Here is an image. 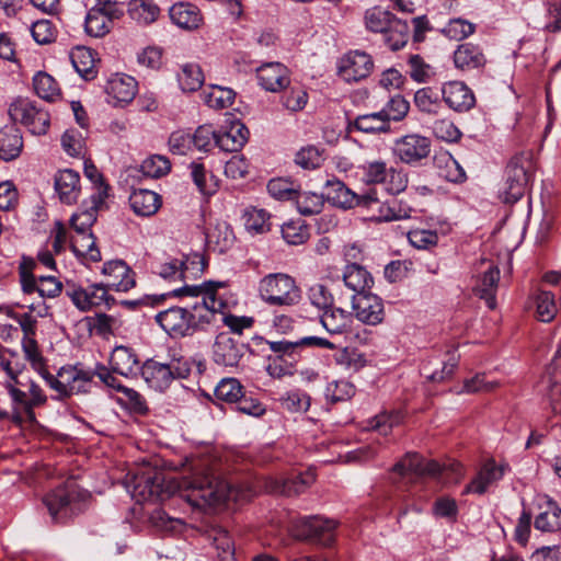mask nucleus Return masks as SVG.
<instances>
[{
  "label": "nucleus",
  "instance_id": "nucleus-35",
  "mask_svg": "<svg viewBox=\"0 0 561 561\" xmlns=\"http://www.w3.org/2000/svg\"><path fill=\"white\" fill-rule=\"evenodd\" d=\"M23 137L15 125H7L0 129V157L4 161L15 160L22 152Z\"/></svg>",
  "mask_w": 561,
  "mask_h": 561
},
{
  "label": "nucleus",
  "instance_id": "nucleus-14",
  "mask_svg": "<svg viewBox=\"0 0 561 561\" xmlns=\"http://www.w3.org/2000/svg\"><path fill=\"white\" fill-rule=\"evenodd\" d=\"M108 291L103 283L93 284L88 288L68 284L65 294L80 311L85 312L102 305L111 307L115 299Z\"/></svg>",
  "mask_w": 561,
  "mask_h": 561
},
{
  "label": "nucleus",
  "instance_id": "nucleus-34",
  "mask_svg": "<svg viewBox=\"0 0 561 561\" xmlns=\"http://www.w3.org/2000/svg\"><path fill=\"white\" fill-rule=\"evenodd\" d=\"M169 15L175 25L184 30H195L203 21L201 10L188 2L174 3L169 10Z\"/></svg>",
  "mask_w": 561,
  "mask_h": 561
},
{
  "label": "nucleus",
  "instance_id": "nucleus-58",
  "mask_svg": "<svg viewBox=\"0 0 561 561\" xmlns=\"http://www.w3.org/2000/svg\"><path fill=\"white\" fill-rule=\"evenodd\" d=\"M299 184L288 179H272L267 184V191L276 199L293 201L297 196Z\"/></svg>",
  "mask_w": 561,
  "mask_h": 561
},
{
  "label": "nucleus",
  "instance_id": "nucleus-4",
  "mask_svg": "<svg viewBox=\"0 0 561 561\" xmlns=\"http://www.w3.org/2000/svg\"><path fill=\"white\" fill-rule=\"evenodd\" d=\"M89 497L75 481H67L45 494L43 504L55 523L65 524L85 511Z\"/></svg>",
  "mask_w": 561,
  "mask_h": 561
},
{
  "label": "nucleus",
  "instance_id": "nucleus-41",
  "mask_svg": "<svg viewBox=\"0 0 561 561\" xmlns=\"http://www.w3.org/2000/svg\"><path fill=\"white\" fill-rule=\"evenodd\" d=\"M201 98L208 107L222 110L232 105L236 93L229 88L211 84L202 91Z\"/></svg>",
  "mask_w": 561,
  "mask_h": 561
},
{
  "label": "nucleus",
  "instance_id": "nucleus-30",
  "mask_svg": "<svg viewBox=\"0 0 561 561\" xmlns=\"http://www.w3.org/2000/svg\"><path fill=\"white\" fill-rule=\"evenodd\" d=\"M70 60L81 78L87 81L96 78L99 69L96 59V53L84 46H77L70 51Z\"/></svg>",
  "mask_w": 561,
  "mask_h": 561
},
{
  "label": "nucleus",
  "instance_id": "nucleus-46",
  "mask_svg": "<svg viewBox=\"0 0 561 561\" xmlns=\"http://www.w3.org/2000/svg\"><path fill=\"white\" fill-rule=\"evenodd\" d=\"M178 81L183 92H195L203 85L205 77L198 64L187 62L181 67Z\"/></svg>",
  "mask_w": 561,
  "mask_h": 561
},
{
  "label": "nucleus",
  "instance_id": "nucleus-32",
  "mask_svg": "<svg viewBox=\"0 0 561 561\" xmlns=\"http://www.w3.org/2000/svg\"><path fill=\"white\" fill-rule=\"evenodd\" d=\"M105 91L116 103H129L137 94V82L130 76L117 73L108 79Z\"/></svg>",
  "mask_w": 561,
  "mask_h": 561
},
{
  "label": "nucleus",
  "instance_id": "nucleus-26",
  "mask_svg": "<svg viewBox=\"0 0 561 561\" xmlns=\"http://www.w3.org/2000/svg\"><path fill=\"white\" fill-rule=\"evenodd\" d=\"M110 367L116 374L133 378L140 373V360L137 353L128 346H116L110 356Z\"/></svg>",
  "mask_w": 561,
  "mask_h": 561
},
{
  "label": "nucleus",
  "instance_id": "nucleus-36",
  "mask_svg": "<svg viewBox=\"0 0 561 561\" xmlns=\"http://www.w3.org/2000/svg\"><path fill=\"white\" fill-rule=\"evenodd\" d=\"M500 268L496 265H491L480 277L474 287V293L481 299L485 300L490 309L496 306V290L500 282Z\"/></svg>",
  "mask_w": 561,
  "mask_h": 561
},
{
  "label": "nucleus",
  "instance_id": "nucleus-53",
  "mask_svg": "<svg viewBox=\"0 0 561 561\" xmlns=\"http://www.w3.org/2000/svg\"><path fill=\"white\" fill-rule=\"evenodd\" d=\"M293 201L296 203L297 210L304 216L319 214L324 204L322 195L311 192H301L300 187L297 191V196H295Z\"/></svg>",
  "mask_w": 561,
  "mask_h": 561
},
{
  "label": "nucleus",
  "instance_id": "nucleus-19",
  "mask_svg": "<svg viewBox=\"0 0 561 561\" xmlns=\"http://www.w3.org/2000/svg\"><path fill=\"white\" fill-rule=\"evenodd\" d=\"M508 469V465H496L493 458L486 459L474 478L465 486L462 494L474 493L482 495L489 486L501 480Z\"/></svg>",
  "mask_w": 561,
  "mask_h": 561
},
{
  "label": "nucleus",
  "instance_id": "nucleus-55",
  "mask_svg": "<svg viewBox=\"0 0 561 561\" xmlns=\"http://www.w3.org/2000/svg\"><path fill=\"white\" fill-rule=\"evenodd\" d=\"M558 313L554 295L542 290L536 297V316L541 322H551Z\"/></svg>",
  "mask_w": 561,
  "mask_h": 561
},
{
  "label": "nucleus",
  "instance_id": "nucleus-22",
  "mask_svg": "<svg viewBox=\"0 0 561 561\" xmlns=\"http://www.w3.org/2000/svg\"><path fill=\"white\" fill-rule=\"evenodd\" d=\"M259 84L266 91L279 92L290 83L289 71L280 62H266L256 69Z\"/></svg>",
  "mask_w": 561,
  "mask_h": 561
},
{
  "label": "nucleus",
  "instance_id": "nucleus-49",
  "mask_svg": "<svg viewBox=\"0 0 561 561\" xmlns=\"http://www.w3.org/2000/svg\"><path fill=\"white\" fill-rule=\"evenodd\" d=\"M394 15L381 7H373L365 12V25L366 28L374 33H385L389 25H391L392 21H394Z\"/></svg>",
  "mask_w": 561,
  "mask_h": 561
},
{
  "label": "nucleus",
  "instance_id": "nucleus-39",
  "mask_svg": "<svg viewBox=\"0 0 561 561\" xmlns=\"http://www.w3.org/2000/svg\"><path fill=\"white\" fill-rule=\"evenodd\" d=\"M351 131L357 130L365 134H379L390 131V124L382 115L381 111L358 115L354 121L348 123Z\"/></svg>",
  "mask_w": 561,
  "mask_h": 561
},
{
  "label": "nucleus",
  "instance_id": "nucleus-9",
  "mask_svg": "<svg viewBox=\"0 0 561 561\" xmlns=\"http://www.w3.org/2000/svg\"><path fill=\"white\" fill-rule=\"evenodd\" d=\"M8 113L13 121L20 122L33 135H45L50 126L48 111L27 98L14 100Z\"/></svg>",
  "mask_w": 561,
  "mask_h": 561
},
{
  "label": "nucleus",
  "instance_id": "nucleus-51",
  "mask_svg": "<svg viewBox=\"0 0 561 561\" xmlns=\"http://www.w3.org/2000/svg\"><path fill=\"white\" fill-rule=\"evenodd\" d=\"M35 93L43 100L55 101L60 96L57 81L47 72L39 71L33 78Z\"/></svg>",
  "mask_w": 561,
  "mask_h": 561
},
{
  "label": "nucleus",
  "instance_id": "nucleus-52",
  "mask_svg": "<svg viewBox=\"0 0 561 561\" xmlns=\"http://www.w3.org/2000/svg\"><path fill=\"white\" fill-rule=\"evenodd\" d=\"M409 25L405 21L394 19L389 28L383 33L385 42L391 50H398L405 46L409 39Z\"/></svg>",
  "mask_w": 561,
  "mask_h": 561
},
{
  "label": "nucleus",
  "instance_id": "nucleus-8",
  "mask_svg": "<svg viewBox=\"0 0 561 561\" xmlns=\"http://www.w3.org/2000/svg\"><path fill=\"white\" fill-rule=\"evenodd\" d=\"M359 169L364 183L385 184L391 195H398L408 187V174L402 169L388 168L385 161H367Z\"/></svg>",
  "mask_w": 561,
  "mask_h": 561
},
{
  "label": "nucleus",
  "instance_id": "nucleus-6",
  "mask_svg": "<svg viewBox=\"0 0 561 561\" xmlns=\"http://www.w3.org/2000/svg\"><path fill=\"white\" fill-rule=\"evenodd\" d=\"M257 295L272 307H293L301 298V291L294 277L285 273H271L257 284Z\"/></svg>",
  "mask_w": 561,
  "mask_h": 561
},
{
  "label": "nucleus",
  "instance_id": "nucleus-57",
  "mask_svg": "<svg viewBox=\"0 0 561 561\" xmlns=\"http://www.w3.org/2000/svg\"><path fill=\"white\" fill-rule=\"evenodd\" d=\"M62 290V284L55 276H38L33 282V286L25 294L38 293L43 298H55L59 296Z\"/></svg>",
  "mask_w": 561,
  "mask_h": 561
},
{
  "label": "nucleus",
  "instance_id": "nucleus-60",
  "mask_svg": "<svg viewBox=\"0 0 561 561\" xmlns=\"http://www.w3.org/2000/svg\"><path fill=\"white\" fill-rule=\"evenodd\" d=\"M355 394V387L347 380H335L327 385L324 396L331 403L350 400Z\"/></svg>",
  "mask_w": 561,
  "mask_h": 561
},
{
  "label": "nucleus",
  "instance_id": "nucleus-54",
  "mask_svg": "<svg viewBox=\"0 0 561 561\" xmlns=\"http://www.w3.org/2000/svg\"><path fill=\"white\" fill-rule=\"evenodd\" d=\"M476 24L461 18L450 19L442 30V33L453 41H463L476 32Z\"/></svg>",
  "mask_w": 561,
  "mask_h": 561
},
{
  "label": "nucleus",
  "instance_id": "nucleus-33",
  "mask_svg": "<svg viewBox=\"0 0 561 561\" xmlns=\"http://www.w3.org/2000/svg\"><path fill=\"white\" fill-rule=\"evenodd\" d=\"M129 205L133 211L140 217L153 216L162 205L159 194L149 190H135L129 196Z\"/></svg>",
  "mask_w": 561,
  "mask_h": 561
},
{
  "label": "nucleus",
  "instance_id": "nucleus-3",
  "mask_svg": "<svg viewBox=\"0 0 561 561\" xmlns=\"http://www.w3.org/2000/svg\"><path fill=\"white\" fill-rule=\"evenodd\" d=\"M13 410V424L16 426H34L37 424L35 409L46 405L47 396L42 387L32 378L14 379L3 383Z\"/></svg>",
  "mask_w": 561,
  "mask_h": 561
},
{
  "label": "nucleus",
  "instance_id": "nucleus-40",
  "mask_svg": "<svg viewBox=\"0 0 561 561\" xmlns=\"http://www.w3.org/2000/svg\"><path fill=\"white\" fill-rule=\"evenodd\" d=\"M188 168L191 179L202 195L209 197L218 191L217 178L202 162L193 161Z\"/></svg>",
  "mask_w": 561,
  "mask_h": 561
},
{
  "label": "nucleus",
  "instance_id": "nucleus-44",
  "mask_svg": "<svg viewBox=\"0 0 561 561\" xmlns=\"http://www.w3.org/2000/svg\"><path fill=\"white\" fill-rule=\"evenodd\" d=\"M24 368L25 366L21 363L16 351L3 346L0 347V370L7 375L3 383H10L14 379L22 378Z\"/></svg>",
  "mask_w": 561,
  "mask_h": 561
},
{
  "label": "nucleus",
  "instance_id": "nucleus-43",
  "mask_svg": "<svg viewBox=\"0 0 561 561\" xmlns=\"http://www.w3.org/2000/svg\"><path fill=\"white\" fill-rule=\"evenodd\" d=\"M70 248L77 257H84L91 262H99L102 259L92 233H77L70 240Z\"/></svg>",
  "mask_w": 561,
  "mask_h": 561
},
{
  "label": "nucleus",
  "instance_id": "nucleus-21",
  "mask_svg": "<svg viewBox=\"0 0 561 561\" xmlns=\"http://www.w3.org/2000/svg\"><path fill=\"white\" fill-rule=\"evenodd\" d=\"M107 194L103 186L99 192L91 194L89 202H84L85 208L71 216L70 222L77 233H91L90 229L96 220L98 211L105 206Z\"/></svg>",
  "mask_w": 561,
  "mask_h": 561
},
{
  "label": "nucleus",
  "instance_id": "nucleus-2",
  "mask_svg": "<svg viewBox=\"0 0 561 561\" xmlns=\"http://www.w3.org/2000/svg\"><path fill=\"white\" fill-rule=\"evenodd\" d=\"M219 283L204 282L201 285H185L165 294L167 296H190L196 300L186 307H170L156 316L157 323L173 339L192 336L217 321V313L227 308V302L218 297Z\"/></svg>",
  "mask_w": 561,
  "mask_h": 561
},
{
  "label": "nucleus",
  "instance_id": "nucleus-29",
  "mask_svg": "<svg viewBox=\"0 0 561 561\" xmlns=\"http://www.w3.org/2000/svg\"><path fill=\"white\" fill-rule=\"evenodd\" d=\"M248 138L247 126L240 121H236L228 128L218 131L216 146L226 152H237L243 148Z\"/></svg>",
  "mask_w": 561,
  "mask_h": 561
},
{
  "label": "nucleus",
  "instance_id": "nucleus-18",
  "mask_svg": "<svg viewBox=\"0 0 561 561\" xmlns=\"http://www.w3.org/2000/svg\"><path fill=\"white\" fill-rule=\"evenodd\" d=\"M353 309L356 318L368 325H377L385 319L383 302L371 293L353 295Z\"/></svg>",
  "mask_w": 561,
  "mask_h": 561
},
{
  "label": "nucleus",
  "instance_id": "nucleus-17",
  "mask_svg": "<svg viewBox=\"0 0 561 561\" xmlns=\"http://www.w3.org/2000/svg\"><path fill=\"white\" fill-rule=\"evenodd\" d=\"M101 274L104 286L116 293H127L136 286V273L124 260H110L103 264Z\"/></svg>",
  "mask_w": 561,
  "mask_h": 561
},
{
  "label": "nucleus",
  "instance_id": "nucleus-62",
  "mask_svg": "<svg viewBox=\"0 0 561 561\" xmlns=\"http://www.w3.org/2000/svg\"><path fill=\"white\" fill-rule=\"evenodd\" d=\"M282 407L293 413L307 412L310 408L311 398L302 390L288 391L282 399Z\"/></svg>",
  "mask_w": 561,
  "mask_h": 561
},
{
  "label": "nucleus",
  "instance_id": "nucleus-45",
  "mask_svg": "<svg viewBox=\"0 0 561 561\" xmlns=\"http://www.w3.org/2000/svg\"><path fill=\"white\" fill-rule=\"evenodd\" d=\"M535 528L545 533H556L561 529V507L552 500L546 504L535 519Z\"/></svg>",
  "mask_w": 561,
  "mask_h": 561
},
{
  "label": "nucleus",
  "instance_id": "nucleus-13",
  "mask_svg": "<svg viewBox=\"0 0 561 561\" xmlns=\"http://www.w3.org/2000/svg\"><path fill=\"white\" fill-rule=\"evenodd\" d=\"M336 523L320 516H307L299 518L294 524V535L311 542L330 546L334 541Z\"/></svg>",
  "mask_w": 561,
  "mask_h": 561
},
{
  "label": "nucleus",
  "instance_id": "nucleus-28",
  "mask_svg": "<svg viewBox=\"0 0 561 561\" xmlns=\"http://www.w3.org/2000/svg\"><path fill=\"white\" fill-rule=\"evenodd\" d=\"M55 191L61 203H77L81 191L79 173L70 169L59 171L55 175Z\"/></svg>",
  "mask_w": 561,
  "mask_h": 561
},
{
  "label": "nucleus",
  "instance_id": "nucleus-7",
  "mask_svg": "<svg viewBox=\"0 0 561 561\" xmlns=\"http://www.w3.org/2000/svg\"><path fill=\"white\" fill-rule=\"evenodd\" d=\"M93 378V370L68 365L61 367L56 375L46 374L45 381L56 391V399L65 400L75 394L90 393L94 386Z\"/></svg>",
  "mask_w": 561,
  "mask_h": 561
},
{
  "label": "nucleus",
  "instance_id": "nucleus-59",
  "mask_svg": "<svg viewBox=\"0 0 561 561\" xmlns=\"http://www.w3.org/2000/svg\"><path fill=\"white\" fill-rule=\"evenodd\" d=\"M140 170L145 176L158 179L170 172L171 163L167 157L153 154L142 161Z\"/></svg>",
  "mask_w": 561,
  "mask_h": 561
},
{
  "label": "nucleus",
  "instance_id": "nucleus-23",
  "mask_svg": "<svg viewBox=\"0 0 561 561\" xmlns=\"http://www.w3.org/2000/svg\"><path fill=\"white\" fill-rule=\"evenodd\" d=\"M453 60L455 67L460 71H479L488 62L483 48L471 42L458 45L454 51Z\"/></svg>",
  "mask_w": 561,
  "mask_h": 561
},
{
  "label": "nucleus",
  "instance_id": "nucleus-20",
  "mask_svg": "<svg viewBox=\"0 0 561 561\" xmlns=\"http://www.w3.org/2000/svg\"><path fill=\"white\" fill-rule=\"evenodd\" d=\"M442 98L446 105L458 113L470 111L476 105L473 91L462 81H449L442 87Z\"/></svg>",
  "mask_w": 561,
  "mask_h": 561
},
{
  "label": "nucleus",
  "instance_id": "nucleus-31",
  "mask_svg": "<svg viewBox=\"0 0 561 561\" xmlns=\"http://www.w3.org/2000/svg\"><path fill=\"white\" fill-rule=\"evenodd\" d=\"M325 190L328 199L340 208L350 209L360 206L362 194H356L337 179L328 180Z\"/></svg>",
  "mask_w": 561,
  "mask_h": 561
},
{
  "label": "nucleus",
  "instance_id": "nucleus-47",
  "mask_svg": "<svg viewBox=\"0 0 561 561\" xmlns=\"http://www.w3.org/2000/svg\"><path fill=\"white\" fill-rule=\"evenodd\" d=\"M270 214L262 208L249 206L243 210L242 219L248 231L254 233H264L270 231Z\"/></svg>",
  "mask_w": 561,
  "mask_h": 561
},
{
  "label": "nucleus",
  "instance_id": "nucleus-63",
  "mask_svg": "<svg viewBox=\"0 0 561 561\" xmlns=\"http://www.w3.org/2000/svg\"><path fill=\"white\" fill-rule=\"evenodd\" d=\"M422 465L423 458L417 453H408L392 467V471L401 477L408 474L420 477L422 474Z\"/></svg>",
  "mask_w": 561,
  "mask_h": 561
},
{
  "label": "nucleus",
  "instance_id": "nucleus-48",
  "mask_svg": "<svg viewBox=\"0 0 561 561\" xmlns=\"http://www.w3.org/2000/svg\"><path fill=\"white\" fill-rule=\"evenodd\" d=\"M282 237L290 245H300L310 238V228L302 219L289 220L282 226Z\"/></svg>",
  "mask_w": 561,
  "mask_h": 561
},
{
  "label": "nucleus",
  "instance_id": "nucleus-37",
  "mask_svg": "<svg viewBox=\"0 0 561 561\" xmlns=\"http://www.w3.org/2000/svg\"><path fill=\"white\" fill-rule=\"evenodd\" d=\"M343 280L346 287L356 295L367 294L374 284L370 273L357 263L346 265L343 273Z\"/></svg>",
  "mask_w": 561,
  "mask_h": 561
},
{
  "label": "nucleus",
  "instance_id": "nucleus-16",
  "mask_svg": "<svg viewBox=\"0 0 561 561\" xmlns=\"http://www.w3.org/2000/svg\"><path fill=\"white\" fill-rule=\"evenodd\" d=\"M374 70L373 57L363 50L346 53L337 64V75L346 82H358Z\"/></svg>",
  "mask_w": 561,
  "mask_h": 561
},
{
  "label": "nucleus",
  "instance_id": "nucleus-12",
  "mask_svg": "<svg viewBox=\"0 0 561 561\" xmlns=\"http://www.w3.org/2000/svg\"><path fill=\"white\" fill-rule=\"evenodd\" d=\"M268 348L276 355L274 358L297 364L301 358V352L306 347H317L333 351L336 345L325 337L305 336L297 341L279 340L267 341Z\"/></svg>",
  "mask_w": 561,
  "mask_h": 561
},
{
  "label": "nucleus",
  "instance_id": "nucleus-25",
  "mask_svg": "<svg viewBox=\"0 0 561 561\" xmlns=\"http://www.w3.org/2000/svg\"><path fill=\"white\" fill-rule=\"evenodd\" d=\"M316 480L312 472H305L293 474L287 478L273 479L266 484V489L271 493L280 494L285 496H294L304 493L309 485Z\"/></svg>",
  "mask_w": 561,
  "mask_h": 561
},
{
  "label": "nucleus",
  "instance_id": "nucleus-11",
  "mask_svg": "<svg viewBox=\"0 0 561 561\" xmlns=\"http://www.w3.org/2000/svg\"><path fill=\"white\" fill-rule=\"evenodd\" d=\"M124 12L119 5L112 0H96L84 19V32L94 38H102L113 28L115 20H119Z\"/></svg>",
  "mask_w": 561,
  "mask_h": 561
},
{
  "label": "nucleus",
  "instance_id": "nucleus-64",
  "mask_svg": "<svg viewBox=\"0 0 561 561\" xmlns=\"http://www.w3.org/2000/svg\"><path fill=\"white\" fill-rule=\"evenodd\" d=\"M213 543L217 550V557L219 561H236L234 546L227 530H216L213 538Z\"/></svg>",
  "mask_w": 561,
  "mask_h": 561
},
{
  "label": "nucleus",
  "instance_id": "nucleus-24",
  "mask_svg": "<svg viewBox=\"0 0 561 561\" xmlns=\"http://www.w3.org/2000/svg\"><path fill=\"white\" fill-rule=\"evenodd\" d=\"M244 355V345L239 344L227 333L217 335L213 356L214 360L226 367H237Z\"/></svg>",
  "mask_w": 561,
  "mask_h": 561
},
{
  "label": "nucleus",
  "instance_id": "nucleus-27",
  "mask_svg": "<svg viewBox=\"0 0 561 561\" xmlns=\"http://www.w3.org/2000/svg\"><path fill=\"white\" fill-rule=\"evenodd\" d=\"M140 375L146 383L156 391H165L173 382V375L168 364L147 359L140 367Z\"/></svg>",
  "mask_w": 561,
  "mask_h": 561
},
{
  "label": "nucleus",
  "instance_id": "nucleus-5",
  "mask_svg": "<svg viewBox=\"0 0 561 561\" xmlns=\"http://www.w3.org/2000/svg\"><path fill=\"white\" fill-rule=\"evenodd\" d=\"M535 170L531 151H520L514 154L506 164L504 181L499 190V198L505 204L518 202L534 178Z\"/></svg>",
  "mask_w": 561,
  "mask_h": 561
},
{
  "label": "nucleus",
  "instance_id": "nucleus-10",
  "mask_svg": "<svg viewBox=\"0 0 561 561\" xmlns=\"http://www.w3.org/2000/svg\"><path fill=\"white\" fill-rule=\"evenodd\" d=\"M362 208L366 209L371 221H396L410 218L412 208L407 204L392 198L381 202L376 188H369L362 194Z\"/></svg>",
  "mask_w": 561,
  "mask_h": 561
},
{
  "label": "nucleus",
  "instance_id": "nucleus-1",
  "mask_svg": "<svg viewBox=\"0 0 561 561\" xmlns=\"http://www.w3.org/2000/svg\"><path fill=\"white\" fill-rule=\"evenodd\" d=\"M173 495H179L192 507L206 508L227 501L230 485L202 463L194 465L190 476L165 478L161 472H150L135 479L137 501H165Z\"/></svg>",
  "mask_w": 561,
  "mask_h": 561
},
{
  "label": "nucleus",
  "instance_id": "nucleus-38",
  "mask_svg": "<svg viewBox=\"0 0 561 561\" xmlns=\"http://www.w3.org/2000/svg\"><path fill=\"white\" fill-rule=\"evenodd\" d=\"M352 321V313L335 306L320 316L322 327L331 335L346 333L351 328Z\"/></svg>",
  "mask_w": 561,
  "mask_h": 561
},
{
  "label": "nucleus",
  "instance_id": "nucleus-56",
  "mask_svg": "<svg viewBox=\"0 0 561 561\" xmlns=\"http://www.w3.org/2000/svg\"><path fill=\"white\" fill-rule=\"evenodd\" d=\"M242 392L243 386L237 378H224L215 388L216 399L227 403H236Z\"/></svg>",
  "mask_w": 561,
  "mask_h": 561
},
{
  "label": "nucleus",
  "instance_id": "nucleus-61",
  "mask_svg": "<svg viewBox=\"0 0 561 561\" xmlns=\"http://www.w3.org/2000/svg\"><path fill=\"white\" fill-rule=\"evenodd\" d=\"M414 104L421 112L427 114H437L442 107L438 94L428 87L415 92Z\"/></svg>",
  "mask_w": 561,
  "mask_h": 561
},
{
  "label": "nucleus",
  "instance_id": "nucleus-42",
  "mask_svg": "<svg viewBox=\"0 0 561 561\" xmlns=\"http://www.w3.org/2000/svg\"><path fill=\"white\" fill-rule=\"evenodd\" d=\"M21 346L25 360L45 380L46 374H49L47 359L43 356L36 337L22 339Z\"/></svg>",
  "mask_w": 561,
  "mask_h": 561
},
{
  "label": "nucleus",
  "instance_id": "nucleus-15",
  "mask_svg": "<svg viewBox=\"0 0 561 561\" xmlns=\"http://www.w3.org/2000/svg\"><path fill=\"white\" fill-rule=\"evenodd\" d=\"M431 147L430 138L419 134H409L394 141L392 152L402 163L416 164L430 156Z\"/></svg>",
  "mask_w": 561,
  "mask_h": 561
},
{
  "label": "nucleus",
  "instance_id": "nucleus-50",
  "mask_svg": "<svg viewBox=\"0 0 561 561\" xmlns=\"http://www.w3.org/2000/svg\"><path fill=\"white\" fill-rule=\"evenodd\" d=\"M159 11L152 0H130L128 3L129 16L139 23H152L157 20Z\"/></svg>",
  "mask_w": 561,
  "mask_h": 561
}]
</instances>
